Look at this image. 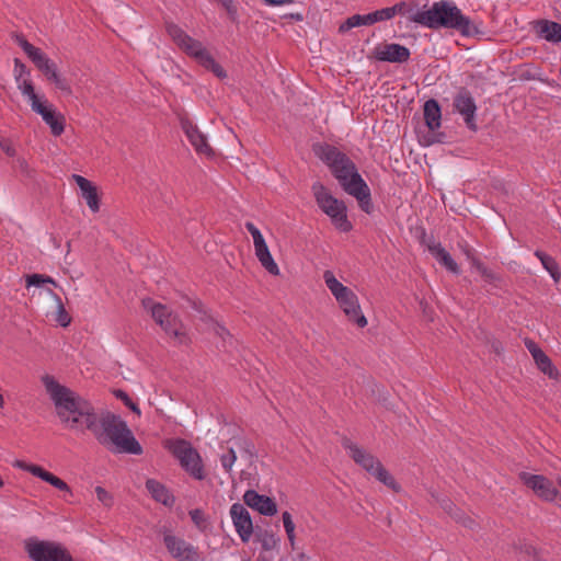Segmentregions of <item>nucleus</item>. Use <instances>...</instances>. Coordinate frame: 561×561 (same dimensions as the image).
I'll return each mask as SVG.
<instances>
[{"instance_id":"f257e3e1","label":"nucleus","mask_w":561,"mask_h":561,"mask_svg":"<svg viewBox=\"0 0 561 561\" xmlns=\"http://www.w3.org/2000/svg\"><path fill=\"white\" fill-rule=\"evenodd\" d=\"M42 382L56 407L58 417L69 428L90 431L112 453L142 454L141 445L119 415L105 412L99 417L91 402L60 385L50 375H44Z\"/></svg>"},{"instance_id":"f03ea898","label":"nucleus","mask_w":561,"mask_h":561,"mask_svg":"<svg viewBox=\"0 0 561 561\" xmlns=\"http://www.w3.org/2000/svg\"><path fill=\"white\" fill-rule=\"evenodd\" d=\"M312 151L328 167L343 191L356 198L360 210L370 215L374 211L370 188L359 174L354 161L337 147L328 142L313 144Z\"/></svg>"},{"instance_id":"7ed1b4c3","label":"nucleus","mask_w":561,"mask_h":561,"mask_svg":"<svg viewBox=\"0 0 561 561\" xmlns=\"http://www.w3.org/2000/svg\"><path fill=\"white\" fill-rule=\"evenodd\" d=\"M409 20L431 30H455L463 36H473L481 33L470 18L462 14L455 2L449 0L436 1L431 9L411 14Z\"/></svg>"},{"instance_id":"20e7f679","label":"nucleus","mask_w":561,"mask_h":561,"mask_svg":"<svg viewBox=\"0 0 561 561\" xmlns=\"http://www.w3.org/2000/svg\"><path fill=\"white\" fill-rule=\"evenodd\" d=\"M165 30L179 48L194 58L202 67L211 71L217 78L224 79L227 77L224 68L215 60L199 41L194 39L182 27L171 22L165 24Z\"/></svg>"},{"instance_id":"39448f33","label":"nucleus","mask_w":561,"mask_h":561,"mask_svg":"<svg viewBox=\"0 0 561 561\" xmlns=\"http://www.w3.org/2000/svg\"><path fill=\"white\" fill-rule=\"evenodd\" d=\"M311 192L318 207L331 219L335 229L341 232H350L353 229L347 217V207L342 199L334 197L321 182H314Z\"/></svg>"},{"instance_id":"423d86ee","label":"nucleus","mask_w":561,"mask_h":561,"mask_svg":"<svg viewBox=\"0 0 561 561\" xmlns=\"http://www.w3.org/2000/svg\"><path fill=\"white\" fill-rule=\"evenodd\" d=\"M165 448L192 478L198 481L206 478L203 459L190 442L183 438L170 439L167 442Z\"/></svg>"},{"instance_id":"0eeeda50","label":"nucleus","mask_w":561,"mask_h":561,"mask_svg":"<svg viewBox=\"0 0 561 561\" xmlns=\"http://www.w3.org/2000/svg\"><path fill=\"white\" fill-rule=\"evenodd\" d=\"M24 549L33 561H76L70 552L56 541L32 537L25 540Z\"/></svg>"},{"instance_id":"6e6552de","label":"nucleus","mask_w":561,"mask_h":561,"mask_svg":"<svg viewBox=\"0 0 561 561\" xmlns=\"http://www.w3.org/2000/svg\"><path fill=\"white\" fill-rule=\"evenodd\" d=\"M15 42L47 80L58 71L57 65L41 48L32 45L23 35H16Z\"/></svg>"},{"instance_id":"1a4fd4ad","label":"nucleus","mask_w":561,"mask_h":561,"mask_svg":"<svg viewBox=\"0 0 561 561\" xmlns=\"http://www.w3.org/2000/svg\"><path fill=\"white\" fill-rule=\"evenodd\" d=\"M423 115L425 125L428 128V135L425 137L426 145L443 142L445 134L437 133L442 125V108L435 99H430L424 103Z\"/></svg>"},{"instance_id":"9d476101","label":"nucleus","mask_w":561,"mask_h":561,"mask_svg":"<svg viewBox=\"0 0 561 561\" xmlns=\"http://www.w3.org/2000/svg\"><path fill=\"white\" fill-rule=\"evenodd\" d=\"M163 543L171 557L178 561H203L198 549L183 538L164 534Z\"/></svg>"},{"instance_id":"9b49d317","label":"nucleus","mask_w":561,"mask_h":561,"mask_svg":"<svg viewBox=\"0 0 561 561\" xmlns=\"http://www.w3.org/2000/svg\"><path fill=\"white\" fill-rule=\"evenodd\" d=\"M519 480L535 494L545 501H554L559 494L558 489L553 485V482L542 474H531L526 471H522L518 474Z\"/></svg>"},{"instance_id":"f8f14e48","label":"nucleus","mask_w":561,"mask_h":561,"mask_svg":"<svg viewBox=\"0 0 561 561\" xmlns=\"http://www.w3.org/2000/svg\"><path fill=\"white\" fill-rule=\"evenodd\" d=\"M453 107L462 116L468 129L471 131L478 130L476 122L477 104L470 91L461 88L454 98Z\"/></svg>"},{"instance_id":"ddd939ff","label":"nucleus","mask_w":561,"mask_h":561,"mask_svg":"<svg viewBox=\"0 0 561 561\" xmlns=\"http://www.w3.org/2000/svg\"><path fill=\"white\" fill-rule=\"evenodd\" d=\"M32 111L42 116L43 121L50 127L54 136H60L65 130V117L57 114L54 106L46 100H39L31 104Z\"/></svg>"},{"instance_id":"4468645a","label":"nucleus","mask_w":561,"mask_h":561,"mask_svg":"<svg viewBox=\"0 0 561 561\" xmlns=\"http://www.w3.org/2000/svg\"><path fill=\"white\" fill-rule=\"evenodd\" d=\"M373 56L379 61L403 64L410 59V49L397 43H385L377 45Z\"/></svg>"},{"instance_id":"2eb2a0df","label":"nucleus","mask_w":561,"mask_h":561,"mask_svg":"<svg viewBox=\"0 0 561 561\" xmlns=\"http://www.w3.org/2000/svg\"><path fill=\"white\" fill-rule=\"evenodd\" d=\"M230 516L242 542H248L254 533L250 513L240 503H234L230 507Z\"/></svg>"},{"instance_id":"dca6fc26","label":"nucleus","mask_w":561,"mask_h":561,"mask_svg":"<svg viewBox=\"0 0 561 561\" xmlns=\"http://www.w3.org/2000/svg\"><path fill=\"white\" fill-rule=\"evenodd\" d=\"M335 299L350 321L356 323L359 328L367 325V319L360 310L358 298L351 288Z\"/></svg>"},{"instance_id":"f3484780","label":"nucleus","mask_w":561,"mask_h":561,"mask_svg":"<svg viewBox=\"0 0 561 561\" xmlns=\"http://www.w3.org/2000/svg\"><path fill=\"white\" fill-rule=\"evenodd\" d=\"M342 446L348 451L350 457L355 461V463L360 466L369 474L376 469L377 463H380L374 455L360 448L347 437L342 439Z\"/></svg>"},{"instance_id":"a211bd4d","label":"nucleus","mask_w":561,"mask_h":561,"mask_svg":"<svg viewBox=\"0 0 561 561\" xmlns=\"http://www.w3.org/2000/svg\"><path fill=\"white\" fill-rule=\"evenodd\" d=\"M181 127L186 135L188 141L194 147L197 153L210 156L213 149L207 142L206 136L193 124L187 117L181 118Z\"/></svg>"},{"instance_id":"6ab92c4d","label":"nucleus","mask_w":561,"mask_h":561,"mask_svg":"<svg viewBox=\"0 0 561 561\" xmlns=\"http://www.w3.org/2000/svg\"><path fill=\"white\" fill-rule=\"evenodd\" d=\"M243 501L249 507L265 516H273L277 512V505L273 499L259 494L254 490L245 491Z\"/></svg>"},{"instance_id":"aec40b11","label":"nucleus","mask_w":561,"mask_h":561,"mask_svg":"<svg viewBox=\"0 0 561 561\" xmlns=\"http://www.w3.org/2000/svg\"><path fill=\"white\" fill-rule=\"evenodd\" d=\"M75 182L81 191L83 199L87 202L88 207L91 211L98 213L100 210V196L98 188L91 181L82 175L73 174Z\"/></svg>"},{"instance_id":"412c9836","label":"nucleus","mask_w":561,"mask_h":561,"mask_svg":"<svg viewBox=\"0 0 561 561\" xmlns=\"http://www.w3.org/2000/svg\"><path fill=\"white\" fill-rule=\"evenodd\" d=\"M427 249L430 253L435 257V260L443 265L446 270L454 274H459L460 268L456 261L451 257V255L446 251V249L442 245L440 242H435L432 240L427 244Z\"/></svg>"},{"instance_id":"4be33fe9","label":"nucleus","mask_w":561,"mask_h":561,"mask_svg":"<svg viewBox=\"0 0 561 561\" xmlns=\"http://www.w3.org/2000/svg\"><path fill=\"white\" fill-rule=\"evenodd\" d=\"M146 489L154 501L168 507L173 506L175 497L161 482L154 479H148L146 481Z\"/></svg>"},{"instance_id":"5701e85b","label":"nucleus","mask_w":561,"mask_h":561,"mask_svg":"<svg viewBox=\"0 0 561 561\" xmlns=\"http://www.w3.org/2000/svg\"><path fill=\"white\" fill-rule=\"evenodd\" d=\"M537 34L551 43L561 42V24L550 20H538L535 23Z\"/></svg>"},{"instance_id":"b1692460","label":"nucleus","mask_w":561,"mask_h":561,"mask_svg":"<svg viewBox=\"0 0 561 561\" xmlns=\"http://www.w3.org/2000/svg\"><path fill=\"white\" fill-rule=\"evenodd\" d=\"M160 327L168 335L176 339L179 343H186L187 336L178 316L171 312Z\"/></svg>"},{"instance_id":"393cba45","label":"nucleus","mask_w":561,"mask_h":561,"mask_svg":"<svg viewBox=\"0 0 561 561\" xmlns=\"http://www.w3.org/2000/svg\"><path fill=\"white\" fill-rule=\"evenodd\" d=\"M254 251L259 262L270 274H279L278 265L275 263L265 241L255 245Z\"/></svg>"},{"instance_id":"a878e982","label":"nucleus","mask_w":561,"mask_h":561,"mask_svg":"<svg viewBox=\"0 0 561 561\" xmlns=\"http://www.w3.org/2000/svg\"><path fill=\"white\" fill-rule=\"evenodd\" d=\"M142 306L145 309L150 310L151 317L156 321L157 324H162L163 321L170 316L171 311L167 308V306L154 302L152 299L147 298L142 300Z\"/></svg>"},{"instance_id":"bb28decb","label":"nucleus","mask_w":561,"mask_h":561,"mask_svg":"<svg viewBox=\"0 0 561 561\" xmlns=\"http://www.w3.org/2000/svg\"><path fill=\"white\" fill-rule=\"evenodd\" d=\"M533 358L541 373L551 379L558 378V369L553 366L551 359L546 355L543 351H537V354H534Z\"/></svg>"},{"instance_id":"cd10ccee","label":"nucleus","mask_w":561,"mask_h":561,"mask_svg":"<svg viewBox=\"0 0 561 561\" xmlns=\"http://www.w3.org/2000/svg\"><path fill=\"white\" fill-rule=\"evenodd\" d=\"M535 256L541 262L543 268L550 274L552 279L558 283L561 278V272L557 261L549 254L537 250Z\"/></svg>"},{"instance_id":"c85d7f7f","label":"nucleus","mask_w":561,"mask_h":561,"mask_svg":"<svg viewBox=\"0 0 561 561\" xmlns=\"http://www.w3.org/2000/svg\"><path fill=\"white\" fill-rule=\"evenodd\" d=\"M375 477L379 482L388 486L394 492H399L401 490L400 484L396 481V479L389 473V471L382 466V463H377L376 469L370 473Z\"/></svg>"},{"instance_id":"c756f323","label":"nucleus","mask_w":561,"mask_h":561,"mask_svg":"<svg viewBox=\"0 0 561 561\" xmlns=\"http://www.w3.org/2000/svg\"><path fill=\"white\" fill-rule=\"evenodd\" d=\"M363 25H373V21L370 14H354L347 18L340 26L339 33L344 34L352 30L353 27L363 26Z\"/></svg>"},{"instance_id":"7c9ffc66","label":"nucleus","mask_w":561,"mask_h":561,"mask_svg":"<svg viewBox=\"0 0 561 561\" xmlns=\"http://www.w3.org/2000/svg\"><path fill=\"white\" fill-rule=\"evenodd\" d=\"M323 279L327 285V287L330 289L334 298L342 296V294H345L348 287L344 286L341 282L336 279L333 272L325 271L323 273Z\"/></svg>"},{"instance_id":"2f4dec72","label":"nucleus","mask_w":561,"mask_h":561,"mask_svg":"<svg viewBox=\"0 0 561 561\" xmlns=\"http://www.w3.org/2000/svg\"><path fill=\"white\" fill-rule=\"evenodd\" d=\"M256 540L261 543L265 551L272 550L277 545L278 539L266 530L259 529L255 531Z\"/></svg>"},{"instance_id":"473e14b6","label":"nucleus","mask_w":561,"mask_h":561,"mask_svg":"<svg viewBox=\"0 0 561 561\" xmlns=\"http://www.w3.org/2000/svg\"><path fill=\"white\" fill-rule=\"evenodd\" d=\"M16 83L21 93L28 99L30 105L33 104V102L41 100V98L35 93L33 82L30 79H21Z\"/></svg>"},{"instance_id":"72a5a7b5","label":"nucleus","mask_w":561,"mask_h":561,"mask_svg":"<svg viewBox=\"0 0 561 561\" xmlns=\"http://www.w3.org/2000/svg\"><path fill=\"white\" fill-rule=\"evenodd\" d=\"M188 514H190V517H191L192 522L194 523V525L201 531H205L208 528L209 522H208V518L205 515L203 510L194 508V510L190 511Z\"/></svg>"},{"instance_id":"f704fd0d","label":"nucleus","mask_w":561,"mask_h":561,"mask_svg":"<svg viewBox=\"0 0 561 561\" xmlns=\"http://www.w3.org/2000/svg\"><path fill=\"white\" fill-rule=\"evenodd\" d=\"M282 520H283V525H284L287 538L290 542V546L294 548L296 536H295V524L293 522L291 514L287 511L284 512L282 514Z\"/></svg>"},{"instance_id":"c9c22d12","label":"nucleus","mask_w":561,"mask_h":561,"mask_svg":"<svg viewBox=\"0 0 561 561\" xmlns=\"http://www.w3.org/2000/svg\"><path fill=\"white\" fill-rule=\"evenodd\" d=\"M43 284H51L54 286H57L55 279L47 275L32 274L26 277V286L27 287H30V286L39 287Z\"/></svg>"},{"instance_id":"e433bc0d","label":"nucleus","mask_w":561,"mask_h":561,"mask_svg":"<svg viewBox=\"0 0 561 561\" xmlns=\"http://www.w3.org/2000/svg\"><path fill=\"white\" fill-rule=\"evenodd\" d=\"M237 460L236 450L233 447H229L226 453L220 456V463L226 472H230L233 463Z\"/></svg>"},{"instance_id":"4c0bfd02","label":"nucleus","mask_w":561,"mask_h":561,"mask_svg":"<svg viewBox=\"0 0 561 561\" xmlns=\"http://www.w3.org/2000/svg\"><path fill=\"white\" fill-rule=\"evenodd\" d=\"M48 293L54 296L58 305V322L61 327H67L70 323V317L68 316L60 297L55 294L51 289H48Z\"/></svg>"},{"instance_id":"58836bf2","label":"nucleus","mask_w":561,"mask_h":561,"mask_svg":"<svg viewBox=\"0 0 561 561\" xmlns=\"http://www.w3.org/2000/svg\"><path fill=\"white\" fill-rule=\"evenodd\" d=\"M48 81L53 82L58 90L65 93H72L69 81L65 77H62L58 71Z\"/></svg>"},{"instance_id":"ea45409f","label":"nucleus","mask_w":561,"mask_h":561,"mask_svg":"<svg viewBox=\"0 0 561 561\" xmlns=\"http://www.w3.org/2000/svg\"><path fill=\"white\" fill-rule=\"evenodd\" d=\"M114 396L122 400L123 403L128 408L130 409L133 412L137 413L138 415L140 414V410L138 408V405L129 398V396L122 389H116L114 390Z\"/></svg>"},{"instance_id":"a19ab883","label":"nucleus","mask_w":561,"mask_h":561,"mask_svg":"<svg viewBox=\"0 0 561 561\" xmlns=\"http://www.w3.org/2000/svg\"><path fill=\"white\" fill-rule=\"evenodd\" d=\"M415 7H416V4H410L404 1H400V2L396 3L394 5L390 7V10H391L392 16H394L397 14L405 15L408 13L409 14L412 13L414 11Z\"/></svg>"},{"instance_id":"79ce46f5","label":"nucleus","mask_w":561,"mask_h":561,"mask_svg":"<svg viewBox=\"0 0 561 561\" xmlns=\"http://www.w3.org/2000/svg\"><path fill=\"white\" fill-rule=\"evenodd\" d=\"M369 14H370L373 24H375L377 22L388 21V20H391L393 18L392 13H391V10H390V7L383 8V9H380V10H376L374 12H370Z\"/></svg>"},{"instance_id":"37998d69","label":"nucleus","mask_w":561,"mask_h":561,"mask_svg":"<svg viewBox=\"0 0 561 561\" xmlns=\"http://www.w3.org/2000/svg\"><path fill=\"white\" fill-rule=\"evenodd\" d=\"M244 227L247 231L252 236L254 247L265 241L263 234L253 222L247 221Z\"/></svg>"},{"instance_id":"c03bdc74","label":"nucleus","mask_w":561,"mask_h":561,"mask_svg":"<svg viewBox=\"0 0 561 561\" xmlns=\"http://www.w3.org/2000/svg\"><path fill=\"white\" fill-rule=\"evenodd\" d=\"M443 507L457 523H460V520L466 515L465 512H462L461 510L457 508L450 501H446L443 504Z\"/></svg>"},{"instance_id":"a18cd8bd","label":"nucleus","mask_w":561,"mask_h":561,"mask_svg":"<svg viewBox=\"0 0 561 561\" xmlns=\"http://www.w3.org/2000/svg\"><path fill=\"white\" fill-rule=\"evenodd\" d=\"M95 494H96V497L98 500L104 505V506H107V507H111L113 505V496L110 492H107L104 488L102 486H96L95 488Z\"/></svg>"},{"instance_id":"49530a36","label":"nucleus","mask_w":561,"mask_h":561,"mask_svg":"<svg viewBox=\"0 0 561 561\" xmlns=\"http://www.w3.org/2000/svg\"><path fill=\"white\" fill-rule=\"evenodd\" d=\"M45 482L49 483L50 485L55 486L60 491H70L68 484L57 476L53 474L51 472L47 476Z\"/></svg>"},{"instance_id":"de8ad7c7","label":"nucleus","mask_w":561,"mask_h":561,"mask_svg":"<svg viewBox=\"0 0 561 561\" xmlns=\"http://www.w3.org/2000/svg\"><path fill=\"white\" fill-rule=\"evenodd\" d=\"M481 277L483 278V280L485 283L492 284L494 286H497L499 283L502 280L501 276L490 268H486V271H483V273L481 274Z\"/></svg>"},{"instance_id":"09e8293b","label":"nucleus","mask_w":561,"mask_h":561,"mask_svg":"<svg viewBox=\"0 0 561 561\" xmlns=\"http://www.w3.org/2000/svg\"><path fill=\"white\" fill-rule=\"evenodd\" d=\"M24 75H30V70L26 68L25 64H23L19 58L14 59V76L16 82L21 80Z\"/></svg>"},{"instance_id":"8fccbe9b","label":"nucleus","mask_w":561,"mask_h":561,"mask_svg":"<svg viewBox=\"0 0 561 561\" xmlns=\"http://www.w3.org/2000/svg\"><path fill=\"white\" fill-rule=\"evenodd\" d=\"M27 471L32 473L34 477L42 479L43 481H46L47 476L50 473L49 471L45 470L44 468L37 465H30L27 467Z\"/></svg>"},{"instance_id":"3c124183","label":"nucleus","mask_w":561,"mask_h":561,"mask_svg":"<svg viewBox=\"0 0 561 561\" xmlns=\"http://www.w3.org/2000/svg\"><path fill=\"white\" fill-rule=\"evenodd\" d=\"M27 471L32 473L34 477L42 479L43 481H46L47 476L50 473L49 471L45 470L44 468L37 465H30L27 467Z\"/></svg>"},{"instance_id":"603ef678","label":"nucleus","mask_w":561,"mask_h":561,"mask_svg":"<svg viewBox=\"0 0 561 561\" xmlns=\"http://www.w3.org/2000/svg\"><path fill=\"white\" fill-rule=\"evenodd\" d=\"M27 471L32 473L34 477L42 479L43 481H46L47 476L50 473L49 471L45 470L44 468L37 465H30L27 467Z\"/></svg>"},{"instance_id":"864d4df0","label":"nucleus","mask_w":561,"mask_h":561,"mask_svg":"<svg viewBox=\"0 0 561 561\" xmlns=\"http://www.w3.org/2000/svg\"><path fill=\"white\" fill-rule=\"evenodd\" d=\"M0 148L5 152L9 157H14L16 153L15 148L9 139H0Z\"/></svg>"},{"instance_id":"5fc2aeb1","label":"nucleus","mask_w":561,"mask_h":561,"mask_svg":"<svg viewBox=\"0 0 561 561\" xmlns=\"http://www.w3.org/2000/svg\"><path fill=\"white\" fill-rule=\"evenodd\" d=\"M213 329L215 333L222 340H225L226 336H230L229 331L224 325L216 321L213 322Z\"/></svg>"},{"instance_id":"6e6d98bb","label":"nucleus","mask_w":561,"mask_h":561,"mask_svg":"<svg viewBox=\"0 0 561 561\" xmlns=\"http://www.w3.org/2000/svg\"><path fill=\"white\" fill-rule=\"evenodd\" d=\"M459 524L469 529H474L477 526L476 520L467 514L463 516Z\"/></svg>"},{"instance_id":"4d7b16f0","label":"nucleus","mask_w":561,"mask_h":561,"mask_svg":"<svg viewBox=\"0 0 561 561\" xmlns=\"http://www.w3.org/2000/svg\"><path fill=\"white\" fill-rule=\"evenodd\" d=\"M526 346L533 357L534 354H537V351H542L534 341H527Z\"/></svg>"},{"instance_id":"13d9d810","label":"nucleus","mask_w":561,"mask_h":561,"mask_svg":"<svg viewBox=\"0 0 561 561\" xmlns=\"http://www.w3.org/2000/svg\"><path fill=\"white\" fill-rule=\"evenodd\" d=\"M467 259L469 260L471 266L476 268V266L481 262L478 257H476L471 250L466 251Z\"/></svg>"},{"instance_id":"bf43d9fd","label":"nucleus","mask_w":561,"mask_h":561,"mask_svg":"<svg viewBox=\"0 0 561 561\" xmlns=\"http://www.w3.org/2000/svg\"><path fill=\"white\" fill-rule=\"evenodd\" d=\"M523 551L530 557L538 554V549L531 545H525Z\"/></svg>"},{"instance_id":"052dcab7","label":"nucleus","mask_w":561,"mask_h":561,"mask_svg":"<svg viewBox=\"0 0 561 561\" xmlns=\"http://www.w3.org/2000/svg\"><path fill=\"white\" fill-rule=\"evenodd\" d=\"M239 448H243L247 453H249L251 455V448H252V445L250 443H248L247 440H236L234 443Z\"/></svg>"},{"instance_id":"680f3d73","label":"nucleus","mask_w":561,"mask_h":561,"mask_svg":"<svg viewBox=\"0 0 561 561\" xmlns=\"http://www.w3.org/2000/svg\"><path fill=\"white\" fill-rule=\"evenodd\" d=\"M268 5H283L291 3L294 0H264Z\"/></svg>"},{"instance_id":"e2e57ef3","label":"nucleus","mask_w":561,"mask_h":561,"mask_svg":"<svg viewBox=\"0 0 561 561\" xmlns=\"http://www.w3.org/2000/svg\"><path fill=\"white\" fill-rule=\"evenodd\" d=\"M533 560L534 561H546V558L543 557L542 552L540 550H538V554L533 556Z\"/></svg>"},{"instance_id":"0e129e2a","label":"nucleus","mask_w":561,"mask_h":561,"mask_svg":"<svg viewBox=\"0 0 561 561\" xmlns=\"http://www.w3.org/2000/svg\"><path fill=\"white\" fill-rule=\"evenodd\" d=\"M486 266L480 262L477 266H476V270L480 273V275L483 273V271H486Z\"/></svg>"},{"instance_id":"69168bd1","label":"nucleus","mask_w":561,"mask_h":561,"mask_svg":"<svg viewBox=\"0 0 561 561\" xmlns=\"http://www.w3.org/2000/svg\"><path fill=\"white\" fill-rule=\"evenodd\" d=\"M192 308L201 311V304L196 302L195 300L191 301Z\"/></svg>"},{"instance_id":"338daca9","label":"nucleus","mask_w":561,"mask_h":561,"mask_svg":"<svg viewBox=\"0 0 561 561\" xmlns=\"http://www.w3.org/2000/svg\"><path fill=\"white\" fill-rule=\"evenodd\" d=\"M4 407V398L3 396L0 393V408L2 409Z\"/></svg>"},{"instance_id":"774afa93","label":"nucleus","mask_w":561,"mask_h":561,"mask_svg":"<svg viewBox=\"0 0 561 561\" xmlns=\"http://www.w3.org/2000/svg\"><path fill=\"white\" fill-rule=\"evenodd\" d=\"M4 485V482L2 480V478L0 477V488H2Z\"/></svg>"}]
</instances>
